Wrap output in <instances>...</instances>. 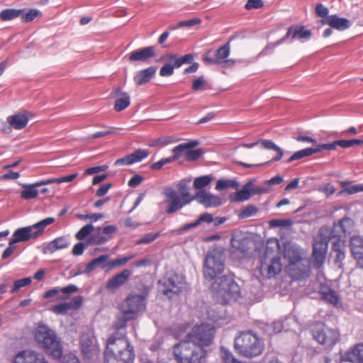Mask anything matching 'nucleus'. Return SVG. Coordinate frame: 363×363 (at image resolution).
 <instances>
[{
  "label": "nucleus",
  "instance_id": "1",
  "mask_svg": "<svg viewBox=\"0 0 363 363\" xmlns=\"http://www.w3.org/2000/svg\"><path fill=\"white\" fill-rule=\"evenodd\" d=\"M104 363H133L135 359L133 347L125 335L118 333L106 340Z\"/></svg>",
  "mask_w": 363,
  "mask_h": 363
},
{
  "label": "nucleus",
  "instance_id": "2",
  "mask_svg": "<svg viewBox=\"0 0 363 363\" xmlns=\"http://www.w3.org/2000/svg\"><path fill=\"white\" fill-rule=\"evenodd\" d=\"M35 340L46 353L55 359L63 355L62 342L56 333L43 323L38 324L35 331Z\"/></svg>",
  "mask_w": 363,
  "mask_h": 363
},
{
  "label": "nucleus",
  "instance_id": "3",
  "mask_svg": "<svg viewBox=\"0 0 363 363\" xmlns=\"http://www.w3.org/2000/svg\"><path fill=\"white\" fill-rule=\"evenodd\" d=\"M234 347L243 357H253L262 353L264 345L255 333L248 330L242 332L235 338Z\"/></svg>",
  "mask_w": 363,
  "mask_h": 363
},
{
  "label": "nucleus",
  "instance_id": "4",
  "mask_svg": "<svg viewBox=\"0 0 363 363\" xmlns=\"http://www.w3.org/2000/svg\"><path fill=\"white\" fill-rule=\"evenodd\" d=\"M174 354L177 363H206L207 350L182 340L175 345Z\"/></svg>",
  "mask_w": 363,
  "mask_h": 363
},
{
  "label": "nucleus",
  "instance_id": "5",
  "mask_svg": "<svg viewBox=\"0 0 363 363\" xmlns=\"http://www.w3.org/2000/svg\"><path fill=\"white\" fill-rule=\"evenodd\" d=\"M212 288L223 298L225 303L236 301L240 294V288L235 281L232 274H225L213 283Z\"/></svg>",
  "mask_w": 363,
  "mask_h": 363
},
{
  "label": "nucleus",
  "instance_id": "6",
  "mask_svg": "<svg viewBox=\"0 0 363 363\" xmlns=\"http://www.w3.org/2000/svg\"><path fill=\"white\" fill-rule=\"evenodd\" d=\"M146 296L144 294H130L121 306L123 318L120 320L119 326L123 328L128 320L135 319L138 315L144 311L146 307Z\"/></svg>",
  "mask_w": 363,
  "mask_h": 363
},
{
  "label": "nucleus",
  "instance_id": "7",
  "mask_svg": "<svg viewBox=\"0 0 363 363\" xmlns=\"http://www.w3.org/2000/svg\"><path fill=\"white\" fill-rule=\"evenodd\" d=\"M215 333V328L212 325L208 324L197 325L194 326L191 330L186 334L183 341L206 349L213 343Z\"/></svg>",
  "mask_w": 363,
  "mask_h": 363
},
{
  "label": "nucleus",
  "instance_id": "8",
  "mask_svg": "<svg viewBox=\"0 0 363 363\" xmlns=\"http://www.w3.org/2000/svg\"><path fill=\"white\" fill-rule=\"evenodd\" d=\"M224 270L223 253L217 249L208 252L205 257L203 276L205 279L211 281Z\"/></svg>",
  "mask_w": 363,
  "mask_h": 363
},
{
  "label": "nucleus",
  "instance_id": "9",
  "mask_svg": "<svg viewBox=\"0 0 363 363\" xmlns=\"http://www.w3.org/2000/svg\"><path fill=\"white\" fill-rule=\"evenodd\" d=\"M328 230L320 228L318 235L313 239V266L315 269H320L325 262L328 244L330 241L326 237Z\"/></svg>",
  "mask_w": 363,
  "mask_h": 363
},
{
  "label": "nucleus",
  "instance_id": "10",
  "mask_svg": "<svg viewBox=\"0 0 363 363\" xmlns=\"http://www.w3.org/2000/svg\"><path fill=\"white\" fill-rule=\"evenodd\" d=\"M311 333L314 340L326 348L333 347L340 337V333L337 329L329 328L323 323L315 325L311 328Z\"/></svg>",
  "mask_w": 363,
  "mask_h": 363
},
{
  "label": "nucleus",
  "instance_id": "11",
  "mask_svg": "<svg viewBox=\"0 0 363 363\" xmlns=\"http://www.w3.org/2000/svg\"><path fill=\"white\" fill-rule=\"evenodd\" d=\"M80 349L84 359L87 361H94L101 353L97 340L91 333H83L81 335Z\"/></svg>",
  "mask_w": 363,
  "mask_h": 363
},
{
  "label": "nucleus",
  "instance_id": "12",
  "mask_svg": "<svg viewBox=\"0 0 363 363\" xmlns=\"http://www.w3.org/2000/svg\"><path fill=\"white\" fill-rule=\"evenodd\" d=\"M159 282L162 284V291L167 296L179 294L185 285L184 278L177 274H171Z\"/></svg>",
  "mask_w": 363,
  "mask_h": 363
},
{
  "label": "nucleus",
  "instance_id": "13",
  "mask_svg": "<svg viewBox=\"0 0 363 363\" xmlns=\"http://www.w3.org/2000/svg\"><path fill=\"white\" fill-rule=\"evenodd\" d=\"M116 225H110L104 227H98L93 231V233L87 238L91 245H102L112 239L113 234L117 231Z\"/></svg>",
  "mask_w": 363,
  "mask_h": 363
},
{
  "label": "nucleus",
  "instance_id": "14",
  "mask_svg": "<svg viewBox=\"0 0 363 363\" xmlns=\"http://www.w3.org/2000/svg\"><path fill=\"white\" fill-rule=\"evenodd\" d=\"M286 271L293 280L299 281L305 279L310 276L309 260L306 259L298 263L288 264L286 267Z\"/></svg>",
  "mask_w": 363,
  "mask_h": 363
},
{
  "label": "nucleus",
  "instance_id": "15",
  "mask_svg": "<svg viewBox=\"0 0 363 363\" xmlns=\"http://www.w3.org/2000/svg\"><path fill=\"white\" fill-rule=\"evenodd\" d=\"M282 264L280 256L272 257L270 259L260 260L259 272L262 275L270 279L280 273Z\"/></svg>",
  "mask_w": 363,
  "mask_h": 363
},
{
  "label": "nucleus",
  "instance_id": "16",
  "mask_svg": "<svg viewBox=\"0 0 363 363\" xmlns=\"http://www.w3.org/2000/svg\"><path fill=\"white\" fill-rule=\"evenodd\" d=\"M13 363H50L45 356L32 350L19 352L14 358Z\"/></svg>",
  "mask_w": 363,
  "mask_h": 363
},
{
  "label": "nucleus",
  "instance_id": "17",
  "mask_svg": "<svg viewBox=\"0 0 363 363\" xmlns=\"http://www.w3.org/2000/svg\"><path fill=\"white\" fill-rule=\"evenodd\" d=\"M193 199L205 208L217 207L222 204L221 199L206 190H199Z\"/></svg>",
  "mask_w": 363,
  "mask_h": 363
},
{
  "label": "nucleus",
  "instance_id": "18",
  "mask_svg": "<svg viewBox=\"0 0 363 363\" xmlns=\"http://www.w3.org/2000/svg\"><path fill=\"white\" fill-rule=\"evenodd\" d=\"M350 248L358 266L363 269V237L361 235L352 236L350 240Z\"/></svg>",
  "mask_w": 363,
  "mask_h": 363
},
{
  "label": "nucleus",
  "instance_id": "19",
  "mask_svg": "<svg viewBox=\"0 0 363 363\" xmlns=\"http://www.w3.org/2000/svg\"><path fill=\"white\" fill-rule=\"evenodd\" d=\"M149 155V152L144 149H138L133 153L125 155V157L118 159L115 162V165H131L134 163L140 162Z\"/></svg>",
  "mask_w": 363,
  "mask_h": 363
},
{
  "label": "nucleus",
  "instance_id": "20",
  "mask_svg": "<svg viewBox=\"0 0 363 363\" xmlns=\"http://www.w3.org/2000/svg\"><path fill=\"white\" fill-rule=\"evenodd\" d=\"M321 23L340 31L345 30L352 25L350 20L346 18L340 17L337 14L328 16L327 18H323Z\"/></svg>",
  "mask_w": 363,
  "mask_h": 363
},
{
  "label": "nucleus",
  "instance_id": "21",
  "mask_svg": "<svg viewBox=\"0 0 363 363\" xmlns=\"http://www.w3.org/2000/svg\"><path fill=\"white\" fill-rule=\"evenodd\" d=\"M155 48L148 46L135 50L127 55L130 62H145L155 57Z\"/></svg>",
  "mask_w": 363,
  "mask_h": 363
},
{
  "label": "nucleus",
  "instance_id": "22",
  "mask_svg": "<svg viewBox=\"0 0 363 363\" xmlns=\"http://www.w3.org/2000/svg\"><path fill=\"white\" fill-rule=\"evenodd\" d=\"M69 245V240L65 236L56 238L53 240L45 242L43 245V254H52L57 250H63Z\"/></svg>",
  "mask_w": 363,
  "mask_h": 363
},
{
  "label": "nucleus",
  "instance_id": "23",
  "mask_svg": "<svg viewBox=\"0 0 363 363\" xmlns=\"http://www.w3.org/2000/svg\"><path fill=\"white\" fill-rule=\"evenodd\" d=\"M132 272L130 269H125L121 272L116 274L110 279L106 285L107 290H116L123 286L129 279Z\"/></svg>",
  "mask_w": 363,
  "mask_h": 363
},
{
  "label": "nucleus",
  "instance_id": "24",
  "mask_svg": "<svg viewBox=\"0 0 363 363\" xmlns=\"http://www.w3.org/2000/svg\"><path fill=\"white\" fill-rule=\"evenodd\" d=\"M186 148H188V147L186 145L185 146L184 145H177V146L174 147L172 149L173 155L172 157L162 158L160 160H159L158 162L152 163L150 165V169H153V170L160 169L163 166H164L169 163H171V162H174V160L179 159L182 155L183 150L186 149Z\"/></svg>",
  "mask_w": 363,
  "mask_h": 363
},
{
  "label": "nucleus",
  "instance_id": "25",
  "mask_svg": "<svg viewBox=\"0 0 363 363\" xmlns=\"http://www.w3.org/2000/svg\"><path fill=\"white\" fill-rule=\"evenodd\" d=\"M34 238L33 230L30 225L16 229L12 235V238L10 239L12 240V243L23 242L29 240Z\"/></svg>",
  "mask_w": 363,
  "mask_h": 363
},
{
  "label": "nucleus",
  "instance_id": "26",
  "mask_svg": "<svg viewBox=\"0 0 363 363\" xmlns=\"http://www.w3.org/2000/svg\"><path fill=\"white\" fill-rule=\"evenodd\" d=\"M199 144L196 140H191L186 143L179 144V145H186L188 147L184 149L182 152H184L185 157L188 161H195L199 159L203 155V152L201 149L192 150L194 147L198 146Z\"/></svg>",
  "mask_w": 363,
  "mask_h": 363
},
{
  "label": "nucleus",
  "instance_id": "27",
  "mask_svg": "<svg viewBox=\"0 0 363 363\" xmlns=\"http://www.w3.org/2000/svg\"><path fill=\"white\" fill-rule=\"evenodd\" d=\"M6 121L11 128L21 130L28 125L29 118L26 113H17L8 116Z\"/></svg>",
  "mask_w": 363,
  "mask_h": 363
},
{
  "label": "nucleus",
  "instance_id": "28",
  "mask_svg": "<svg viewBox=\"0 0 363 363\" xmlns=\"http://www.w3.org/2000/svg\"><path fill=\"white\" fill-rule=\"evenodd\" d=\"M156 72L157 67H149L138 72L135 74L133 80L138 86L143 85L150 81V79L155 76Z\"/></svg>",
  "mask_w": 363,
  "mask_h": 363
},
{
  "label": "nucleus",
  "instance_id": "29",
  "mask_svg": "<svg viewBox=\"0 0 363 363\" xmlns=\"http://www.w3.org/2000/svg\"><path fill=\"white\" fill-rule=\"evenodd\" d=\"M230 46L229 42L226 43L216 50L215 57L219 64H225V67H230L234 65V60L227 59L230 55Z\"/></svg>",
  "mask_w": 363,
  "mask_h": 363
},
{
  "label": "nucleus",
  "instance_id": "30",
  "mask_svg": "<svg viewBox=\"0 0 363 363\" xmlns=\"http://www.w3.org/2000/svg\"><path fill=\"white\" fill-rule=\"evenodd\" d=\"M289 37L291 38V41L296 38L309 39L311 37V31L308 29H304L303 26L289 27L284 38L286 40Z\"/></svg>",
  "mask_w": 363,
  "mask_h": 363
},
{
  "label": "nucleus",
  "instance_id": "31",
  "mask_svg": "<svg viewBox=\"0 0 363 363\" xmlns=\"http://www.w3.org/2000/svg\"><path fill=\"white\" fill-rule=\"evenodd\" d=\"M337 227V223H334L332 228L328 226H323L320 228L321 230H328L326 237H328L329 240L333 242H345L346 236L341 232L340 229Z\"/></svg>",
  "mask_w": 363,
  "mask_h": 363
},
{
  "label": "nucleus",
  "instance_id": "32",
  "mask_svg": "<svg viewBox=\"0 0 363 363\" xmlns=\"http://www.w3.org/2000/svg\"><path fill=\"white\" fill-rule=\"evenodd\" d=\"M344 359L351 362L363 363V344H358L347 351Z\"/></svg>",
  "mask_w": 363,
  "mask_h": 363
},
{
  "label": "nucleus",
  "instance_id": "33",
  "mask_svg": "<svg viewBox=\"0 0 363 363\" xmlns=\"http://www.w3.org/2000/svg\"><path fill=\"white\" fill-rule=\"evenodd\" d=\"M109 259L108 255H103L96 258L91 259L85 267L84 272L85 274L91 273L96 267H100L103 269L108 268V260Z\"/></svg>",
  "mask_w": 363,
  "mask_h": 363
},
{
  "label": "nucleus",
  "instance_id": "34",
  "mask_svg": "<svg viewBox=\"0 0 363 363\" xmlns=\"http://www.w3.org/2000/svg\"><path fill=\"white\" fill-rule=\"evenodd\" d=\"M262 148H264L265 150H274V151L277 152V155L275 157H274L269 161L259 164V165L266 166V165L269 164L272 162H277L281 159V157H283V155H284V151L280 147L277 145L273 141H272L270 140H263V141H262Z\"/></svg>",
  "mask_w": 363,
  "mask_h": 363
},
{
  "label": "nucleus",
  "instance_id": "35",
  "mask_svg": "<svg viewBox=\"0 0 363 363\" xmlns=\"http://www.w3.org/2000/svg\"><path fill=\"white\" fill-rule=\"evenodd\" d=\"M320 294L323 300L330 304L337 305L339 301V296L337 293L327 286H321Z\"/></svg>",
  "mask_w": 363,
  "mask_h": 363
},
{
  "label": "nucleus",
  "instance_id": "36",
  "mask_svg": "<svg viewBox=\"0 0 363 363\" xmlns=\"http://www.w3.org/2000/svg\"><path fill=\"white\" fill-rule=\"evenodd\" d=\"M38 187L36 185V182L33 184H22V191L21 192V197L25 200L33 199L38 197V190L37 188Z\"/></svg>",
  "mask_w": 363,
  "mask_h": 363
},
{
  "label": "nucleus",
  "instance_id": "37",
  "mask_svg": "<svg viewBox=\"0 0 363 363\" xmlns=\"http://www.w3.org/2000/svg\"><path fill=\"white\" fill-rule=\"evenodd\" d=\"M285 257L289 260L288 264H291L292 263H298L302 260L306 259V258L303 257L301 249L296 247H291L287 248L285 250Z\"/></svg>",
  "mask_w": 363,
  "mask_h": 363
},
{
  "label": "nucleus",
  "instance_id": "38",
  "mask_svg": "<svg viewBox=\"0 0 363 363\" xmlns=\"http://www.w3.org/2000/svg\"><path fill=\"white\" fill-rule=\"evenodd\" d=\"M55 221V219L52 217H48L45 219L41 220L40 221L30 225L33 230V235L34 238H38L40 235H42L45 230V228L53 223Z\"/></svg>",
  "mask_w": 363,
  "mask_h": 363
},
{
  "label": "nucleus",
  "instance_id": "39",
  "mask_svg": "<svg viewBox=\"0 0 363 363\" xmlns=\"http://www.w3.org/2000/svg\"><path fill=\"white\" fill-rule=\"evenodd\" d=\"M251 182H247L242 188L238 191L235 195L230 197L231 201L235 202H241L247 201L251 197V194L250 191V186Z\"/></svg>",
  "mask_w": 363,
  "mask_h": 363
},
{
  "label": "nucleus",
  "instance_id": "40",
  "mask_svg": "<svg viewBox=\"0 0 363 363\" xmlns=\"http://www.w3.org/2000/svg\"><path fill=\"white\" fill-rule=\"evenodd\" d=\"M191 202V199L183 200L180 197L174 200H171L170 201H169V205L166 209V212L168 214L174 213L177 211L182 208L184 206L190 203Z\"/></svg>",
  "mask_w": 363,
  "mask_h": 363
},
{
  "label": "nucleus",
  "instance_id": "41",
  "mask_svg": "<svg viewBox=\"0 0 363 363\" xmlns=\"http://www.w3.org/2000/svg\"><path fill=\"white\" fill-rule=\"evenodd\" d=\"M24 9H6L0 12V18L4 21H11L19 17Z\"/></svg>",
  "mask_w": 363,
  "mask_h": 363
},
{
  "label": "nucleus",
  "instance_id": "42",
  "mask_svg": "<svg viewBox=\"0 0 363 363\" xmlns=\"http://www.w3.org/2000/svg\"><path fill=\"white\" fill-rule=\"evenodd\" d=\"M336 223L337 224V228L340 229L341 232H343L346 237L348 234L351 233L354 224V220L348 217H344Z\"/></svg>",
  "mask_w": 363,
  "mask_h": 363
},
{
  "label": "nucleus",
  "instance_id": "43",
  "mask_svg": "<svg viewBox=\"0 0 363 363\" xmlns=\"http://www.w3.org/2000/svg\"><path fill=\"white\" fill-rule=\"evenodd\" d=\"M332 249L335 252V262L336 263L342 262L345 258V242H333Z\"/></svg>",
  "mask_w": 363,
  "mask_h": 363
},
{
  "label": "nucleus",
  "instance_id": "44",
  "mask_svg": "<svg viewBox=\"0 0 363 363\" xmlns=\"http://www.w3.org/2000/svg\"><path fill=\"white\" fill-rule=\"evenodd\" d=\"M352 182L350 181H341L340 182V186L344 188L343 192H346L348 194L352 195L358 192L363 191V184L349 186Z\"/></svg>",
  "mask_w": 363,
  "mask_h": 363
},
{
  "label": "nucleus",
  "instance_id": "45",
  "mask_svg": "<svg viewBox=\"0 0 363 363\" xmlns=\"http://www.w3.org/2000/svg\"><path fill=\"white\" fill-rule=\"evenodd\" d=\"M130 97L129 94H123V97H118L114 103V109L117 112H120L130 106Z\"/></svg>",
  "mask_w": 363,
  "mask_h": 363
},
{
  "label": "nucleus",
  "instance_id": "46",
  "mask_svg": "<svg viewBox=\"0 0 363 363\" xmlns=\"http://www.w3.org/2000/svg\"><path fill=\"white\" fill-rule=\"evenodd\" d=\"M94 230V226L92 224H86L84 225L80 230L75 234V238L78 240H84L87 239Z\"/></svg>",
  "mask_w": 363,
  "mask_h": 363
},
{
  "label": "nucleus",
  "instance_id": "47",
  "mask_svg": "<svg viewBox=\"0 0 363 363\" xmlns=\"http://www.w3.org/2000/svg\"><path fill=\"white\" fill-rule=\"evenodd\" d=\"M213 180L212 175H203L196 177L194 181V187L196 189L203 190L202 189L208 186Z\"/></svg>",
  "mask_w": 363,
  "mask_h": 363
},
{
  "label": "nucleus",
  "instance_id": "48",
  "mask_svg": "<svg viewBox=\"0 0 363 363\" xmlns=\"http://www.w3.org/2000/svg\"><path fill=\"white\" fill-rule=\"evenodd\" d=\"M42 15L40 11L36 9H30L28 11L26 12V9H24V12L20 16L21 17V20L24 23H28L33 21L36 17Z\"/></svg>",
  "mask_w": 363,
  "mask_h": 363
},
{
  "label": "nucleus",
  "instance_id": "49",
  "mask_svg": "<svg viewBox=\"0 0 363 363\" xmlns=\"http://www.w3.org/2000/svg\"><path fill=\"white\" fill-rule=\"evenodd\" d=\"M238 185V182L235 180L218 179L216 183V189L223 191L229 187L236 188Z\"/></svg>",
  "mask_w": 363,
  "mask_h": 363
},
{
  "label": "nucleus",
  "instance_id": "50",
  "mask_svg": "<svg viewBox=\"0 0 363 363\" xmlns=\"http://www.w3.org/2000/svg\"><path fill=\"white\" fill-rule=\"evenodd\" d=\"M257 211L258 208L255 206L249 204L240 211L238 216L240 218H250L255 216Z\"/></svg>",
  "mask_w": 363,
  "mask_h": 363
},
{
  "label": "nucleus",
  "instance_id": "51",
  "mask_svg": "<svg viewBox=\"0 0 363 363\" xmlns=\"http://www.w3.org/2000/svg\"><path fill=\"white\" fill-rule=\"evenodd\" d=\"M201 20L199 18H191V19H188V20H185V21H181L178 23L177 26H171L169 28H170V30H173L177 28H182V27L191 28L196 25L201 23Z\"/></svg>",
  "mask_w": 363,
  "mask_h": 363
},
{
  "label": "nucleus",
  "instance_id": "52",
  "mask_svg": "<svg viewBox=\"0 0 363 363\" xmlns=\"http://www.w3.org/2000/svg\"><path fill=\"white\" fill-rule=\"evenodd\" d=\"M220 355L225 363H242L237 360L233 354L225 347H220Z\"/></svg>",
  "mask_w": 363,
  "mask_h": 363
},
{
  "label": "nucleus",
  "instance_id": "53",
  "mask_svg": "<svg viewBox=\"0 0 363 363\" xmlns=\"http://www.w3.org/2000/svg\"><path fill=\"white\" fill-rule=\"evenodd\" d=\"M177 189L181 196L180 198L183 200L191 199V201L195 200V199H193V197H190L189 187L184 181H181L177 184Z\"/></svg>",
  "mask_w": 363,
  "mask_h": 363
},
{
  "label": "nucleus",
  "instance_id": "54",
  "mask_svg": "<svg viewBox=\"0 0 363 363\" xmlns=\"http://www.w3.org/2000/svg\"><path fill=\"white\" fill-rule=\"evenodd\" d=\"M247 242L248 240L245 238L237 239L233 238L231 239L232 247L242 252H245L247 250V247L246 246Z\"/></svg>",
  "mask_w": 363,
  "mask_h": 363
},
{
  "label": "nucleus",
  "instance_id": "55",
  "mask_svg": "<svg viewBox=\"0 0 363 363\" xmlns=\"http://www.w3.org/2000/svg\"><path fill=\"white\" fill-rule=\"evenodd\" d=\"M285 41V38H282L276 43H268L264 48L259 53V56H264L273 52L274 48Z\"/></svg>",
  "mask_w": 363,
  "mask_h": 363
},
{
  "label": "nucleus",
  "instance_id": "56",
  "mask_svg": "<svg viewBox=\"0 0 363 363\" xmlns=\"http://www.w3.org/2000/svg\"><path fill=\"white\" fill-rule=\"evenodd\" d=\"M90 245H91L87 239L85 242H77L74 245L72 253L74 256H80L84 253V250Z\"/></svg>",
  "mask_w": 363,
  "mask_h": 363
},
{
  "label": "nucleus",
  "instance_id": "57",
  "mask_svg": "<svg viewBox=\"0 0 363 363\" xmlns=\"http://www.w3.org/2000/svg\"><path fill=\"white\" fill-rule=\"evenodd\" d=\"M160 236V233H149L143 235L136 242V245L149 244L152 242Z\"/></svg>",
  "mask_w": 363,
  "mask_h": 363
},
{
  "label": "nucleus",
  "instance_id": "58",
  "mask_svg": "<svg viewBox=\"0 0 363 363\" xmlns=\"http://www.w3.org/2000/svg\"><path fill=\"white\" fill-rule=\"evenodd\" d=\"M31 283V279L30 277H26L21 279L16 280L13 283V286L11 290V293H16L20 289L29 285Z\"/></svg>",
  "mask_w": 363,
  "mask_h": 363
},
{
  "label": "nucleus",
  "instance_id": "59",
  "mask_svg": "<svg viewBox=\"0 0 363 363\" xmlns=\"http://www.w3.org/2000/svg\"><path fill=\"white\" fill-rule=\"evenodd\" d=\"M132 258L133 256L122 257L116 258L111 262H108V269L115 268L119 266H123Z\"/></svg>",
  "mask_w": 363,
  "mask_h": 363
},
{
  "label": "nucleus",
  "instance_id": "60",
  "mask_svg": "<svg viewBox=\"0 0 363 363\" xmlns=\"http://www.w3.org/2000/svg\"><path fill=\"white\" fill-rule=\"evenodd\" d=\"M311 150H308V148H305L301 150H298L294 152L286 161V162L290 163L294 160H297L305 157L311 155Z\"/></svg>",
  "mask_w": 363,
  "mask_h": 363
},
{
  "label": "nucleus",
  "instance_id": "61",
  "mask_svg": "<svg viewBox=\"0 0 363 363\" xmlns=\"http://www.w3.org/2000/svg\"><path fill=\"white\" fill-rule=\"evenodd\" d=\"M292 224L291 220L289 219H274L270 220L271 227H289Z\"/></svg>",
  "mask_w": 363,
  "mask_h": 363
},
{
  "label": "nucleus",
  "instance_id": "62",
  "mask_svg": "<svg viewBox=\"0 0 363 363\" xmlns=\"http://www.w3.org/2000/svg\"><path fill=\"white\" fill-rule=\"evenodd\" d=\"M70 308H72L71 304L69 303H62L55 306L52 311L56 314H64Z\"/></svg>",
  "mask_w": 363,
  "mask_h": 363
},
{
  "label": "nucleus",
  "instance_id": "63",
  "mask_svg": "<svg viewBox=\"0 0 363 363\" xmlns=\"http://www.w3.org/2000/svg\"><path fill=\"white\" fill-rule=\"evenodd\" d=\"M264 6V3L262 0H247L245 5L246 10L261 9Z\"/></svg>",
  "mask_w": 363,
  "mask_h": 363
},
{
  "label": "nucleus",
  "instance_id": "64",
  "mask_svg": "<svg viewBox=\"0 0 363 363\" xmlns=\"http://www.w3.org/2000/svg\"><path fill=\"white\" fill-rule=\"evenodd\" d=\"M174 74V66L170 63L164 64L160 70L161 77H169Z\"/></svg>",
  "mask_w": 363,
  "mask_h": 363
}]
</instances>
